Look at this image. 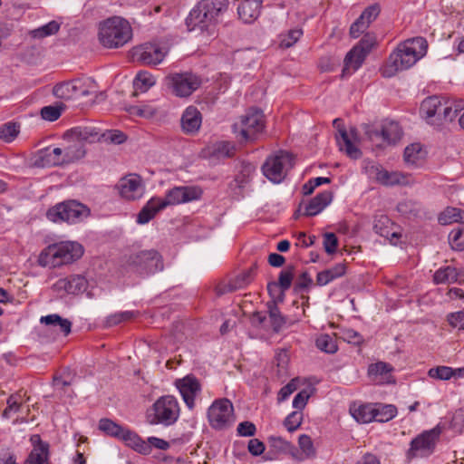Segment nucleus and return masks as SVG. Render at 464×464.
Listing matches in <instances>:
<instances>
[{
    "mask_svg": "<svg viewBox=\"0 0 464 464\" xmlns=\"http://www.w3.org/2000/svg\"><path fill=\"white\" fill-rule=\"evenodd\" d=\"M427 48L428 44L423 37H415L401 43L381 69L382 75L390 78L400 71L409 69L425 55Z\"/></svg>",
    "mask_w": 464,
    "mask_h": 464,
    "instance_id": "obj_1",
    "label": "nucleus"
},
{
    "mask_svg": "<svg viewBox=\"0 0 464 464\" xmlns=\"http://www.w3.org/2000/svg\"><path fill=\"white\" fill-rule=\"evenodd\" d=\"M101 131L93 125L77 126L64 132L63 152L69 164L82 159L86 154L85 144L100 140Z\"/></svg>",
    "mask_w": 464,
    "mask_h": 464,
    "instance_id": "obj_2",
    "label": "nucleus"
},
{
    "mask_svg": "<svg viewBox=\"0 0 464 464\" xmlns=\"http://www.w3.org/2000/svg\"><path fill=\"white\" fill-rule=\"evenodd\" d=\"M227 0H201L189 13L186 24L189 31L197 28L208 29L218 21V17L227 10Z\"/></svg>",
    "mask_w": 464,
    "mask_h": 464,
    "instance_id": "obj_3",
    "label": "nucleus"
},
{
    "mask_svg": "<svg viewBox=\"0 0 464 464\" xmlns=\"http://www.w3.org/2000/svg\"><path fill=\"white\" fill-rule=\"evenodd\" d=\"M98 38L105 48H120L131 40L132 29L127 20L110 17L100 24Z\"/></svg>",
    "mask_w": 464,
    "mask_h": 464,
    "instance_id": "obj_4",
    "label": "nucleus"
},
{
    "mask_svg": "<svg viewBox=\"0 0 464 464\" xmlns=\"http://www.w3.org/2000/svg\"><path fill=\"white\" fill-rule=\"evenodd\" d=\"M83 255V247L76 242H61L45 247L38 257L42 266L58 267L79 259Z\"/></svg>",
    "mask_w": 464,
    "mask_h": 464,
    "instance_id": "obj_5",
    "label": "nucleus"
},
{
    "mask_svg": "<svg viewBox=\"0 0 464 464\" xmlns=\"http://www.w3.org/2000/svg\"><path fill=\"white\" fill-rule=\"evenodd\" d=\"M90 208L76 201L66 200L54 205L46 212L47 218L54 223H78L90 216Z\"/></svg>",
    "mask_w": 464,
    "mask_h": 464,
    "instance_id": "obj_6",
    "label": "nucleus"
},
{
    "mask_svg": "<svg viewBox=\"0 0 464 464\" xmlns=\"http://www.w3.org/2000/svg\"><path fill=\"white\" fill-rule=\"evenodd\" d=\"M295 158L287 151H280L266 159L262 166L263 174L272 182L280 183L294 167Z\"/></svg>",
    "mask_w": 464,
    "mask_h": 464,
    "instance_id": "obj_7",
    "label": "nucleus"
},
{
    "mask_svg": "<svg viewBox=\"0 0 464 464\" xmlns=\"http://www.w3.org/2000/svg\"><path fill=\"white\" fill-rule=\"evenodd\" d=\"M209 425L218 431L226 430L236 421L234 406L228 399L216 400L208 411Z\"/></svg>",
    "mask_w": 464,
    "mask_h": 464,
    "instance_id": "obj_8",
    "label": "nucleus"
},
{
    "mask_svg": "<svg viewBox=\"0 0 464 464\" xmlns=\"http://www.w3.org/2000/svg\"><path fill=\"white\" fill-rule=\"evenodd\" d=\"M152 411L154 412L153 416H149L151 424L169 426L175 423L179 416L178 401L171 395L158 399L152 406Z\"/></svg>",
    "mask_w": 464,
    "mask_h": 464,
    "instance_id": "obj_9",
    "label": "nucleus"
},
{
    "mask_svg": "<svg viewBox=\"0 0 464 464\" xmlns=\"http://www.w3.org/2000/svg\"><path fill=\"white\" fill-rule=\"evenodd\" d=\"M95 83L91 79H75L56 84L53 93L59 99L71 100L77 97H87L95 92Z\"/></svg>",
    "mask_w": 464,
    "mask_h": 464,
    "instance_id": "obj_10",
    "label": "nucleus"
},
{
    "mask_svg": "<svg viewBox=\"0 0 464 464\" xmlns=\"http://www.w3.org/2000/svg\"><path fill=\"white\" fill-rule=\"evenodd\" d=\"M264 127V115L261 111L256 109L247 111L240 118V121L233 125L234 131H238L244 140H254L256 135L263 130Z\"/></svg>",
    "mask_w": 464,
    "mask_h": 464,
    "instance_id": "obj_11",
    "label": "nucleus"
},
{
    "mask_svg": "<svg viewBox=\"0 0 464 464\" xmlns=\"http://www.w3.org/2000/svg\"><path fill=\"white\" fill-rule=\"evenodd\" d=\"M375 43V36L371 34H365L359 44L346 54L343 75L350 73V71H356L362 65Z\"/></svg>",
    "mask_w": 464,
    "mask_h": 464,
    "instance_id": "obj_12",
    "label": "nucleus"
},
{
    "mask_svg": "<svg viewBox=\"0 0 464 464\" xmlns=\"http://www.w3.org/2000/svg\"><path fill=\"white\" fill-rule=\"evenodd\" d=\"M166 82L171 92L178 97L191 95L201 84L199 78L192 73H173L166 77Z\"/></svg>",
    "mask_w": 464,
    "mask_h": 464,
    "instance_id": "obj_13",
    "label": "nucleus"
},
{
    "mask_svg": "<svg viewBox=\"0 0 464 464\" xmlns=\"http://www.w3.org/2000/svg\"><path fill=\"white\" fill-rule=\"evenodd\" d=\"M129 263L139 271L148 274H154L162 271L164 268L161 255L154 249L142 250L131 255Z\"/></svg>",
    "mask_w": 464,
    "mask_h": 464,
    "instance_id": "obj_14",
    "label": "nucleus"
},
{
    "mask_svg": "<svg viewBox=\"0 0 464 464\" xmlns=\"http://www.w3.org/2000/svg\"><path fill=\"white\" fill-rule=\"evenodd\" d=\"M167 54L161 46L157 44L146 43L131 50L133 61L145 65H157L160 63Z\"/></svg>",
    "mask_w": 464,
    "mask_h": 464,
    "instance_id": "obj_15",
    "label": "nucleus"
},
{
    "mask_svg": "<svg viewBox=\"0 0 464 464\" xmlns=\"http://www.w3.org/2000/svg\"><path fill=\"white\" fill-rule=\"evenodd\" d=\"M202 196V189L197 186L175 187L168 191L163 203L167 206L179 205L199 199Z\"/></svg>",
    "mask_w": 464,
    "mask_h": 464,
    "instance_id": "obj_16",
    "label": "nucleus"
},
{
    "mask_svg": "<svg viewBox=\"0 0 464 464\" xmlns=\"http://www.w3.org/2000/svg\"><path fill=\"white\" fill-rule=\"evenodd\" d=\"M436 444L435 437H414L406 452L407 460L430 456L435 450Z\"/></svg>",
    "mask_w": 464,
    "mask_h": 464,
    "instance_id": "obj_17",
    "label": "nucleus"
},
{
    "mask_svg": "<svg viewBox=\"0 0 464 464\" xmlns=\"http://www.w3.org/2000/svg\"><path fill=\"white\" fill-rule=\"evenodd\" d=\"M121 196L127 200H136L144 194L142 179L137 174H129L119 183Z\"/></svg>",
    "mask_w": 464,
    "mask_h": 464,
    "instance_id": "obj_18",
    "label": "nucleus"
},
{
    "mask_svg": "<svg viewBox=\"0 0 464 464\" xmlns=\"http://www.w3.org/2000/svg\"><path fill=\"white\" fill-rule=\"evenodd\" d=\"M87 288V280L80 275H72L65 278L59 279L53 285L56 293L68 295H78Z\"/></svg>",
    "mask_w": 464,
    "mask_h": 464,
    "instance_id": "obj_19",
    "label": "nucleus"
},
{
    "mask_svg": "<svg viewBox=\"0 0 464 464\" xmlns=\"http://www.w3.org/2000/svg\"><path fill=\"white\" fill-rule=\"evenodd\" d=\"M176 386L179 390V392L189 409L194 407L195 397L200 391V384L197 378L191 375H188L183 379L176 381Z\"/></svg>",
    "mask_w": 464,
    "mask_h": 464,
    "instance_id": "obj_20",
    "label": "nucleus"
},
{
    "mask_svg": "<svg viewBox=\"0 0 464 464\" xmlns=\"http://www.w3.org/2000/svg\"><path fill=\"white\" fill-rule=\"evenodd\" d=\"M393 367L384 362L372 363L368 368V376L376 384L394 383Z\"/></svg>",
    "mask_w": 464,
    "mask_h": 464,
    "instance_id": "obj_21",
    "label": "nucleus"
},
{
    "mask_svg": "<svg viewBox=\"0 0 464 464\" xmlns=\"http://www.w3.org/2000/svg\"><path fill=\"white\" fill-rule=\"evenodd\" d=\"M367 135L372 141L382 138L383 141L387 142L388 144H392L401 140L402 131L397 122L389 121L383 124L381 131L377 130H369L367 131Z\"/></svg>",
    "mask_w": 464,
    "mask_h": 464,
    "instance_id": "obj_22",
    "label": "nucleus"
},
{
    "mask_svg": "<svg viewBox=\"0 0 464 464\" xmlns=\"http://www.w3.org/2000/svg\"><path fill=\"white\" fill-rule=\"evenodd\" d=\"M376 180L384 186H408L414 182L413 178L409 174H404L398 171L390 172L383 169H377Z\"/></svg>",
    "mask_w": 464,
    "mask_h": 464,
    "instance_id": "obj_23",
    "label": "nucleus"
},
{
    "mask_svg": "<svg viewBox=\"0 0 464 464\" xmlns=\"http://www.w3.org/2000/svg\"><path fill=\"white\" fill-rule=\"evenodd\" d=\"M33 450L24 461V464H49V444L41 440V437H31Z\"/></svg>",
    "mask_w": 464,
    "mask_h": 464,
    "instance_id": "obj_24",
    "label": "nucleus"
},
{
    "mask_svg": "<svg viewBox=\"0 0 464 464\" xmlns=\"http://www.w3.org/2000/svg\"><path fill=\"white\" fill-rule=\"evenodd\" d=\"M333 124L339 133V136H336V140L340 150H344L350 158L358 159L361 156V151L352 142L342 121L335 119Z\"/></svg>",
    "mask_w": 464,
    "mask_h": 464,
    "instance_id": "obj_25",
    "label": "nucleus"
},
{
    "mask_svg": "<svg viewBox=\"0 0 464 464\" xmlns=\"http://www.w3.org/2000/svg\"><path fill=\"white\" fill-rule=\"evenodd\" d=\"M441 102L439 97L431 96L426 98L420 106V111L429 123L432 125L440 124Z\"/></svg>",
    "mask_w": 464,
    "mask_h": 464,
    "instance_id": "obj_26",
    "label": "nucleus"
},
{
    "mask_svg": "<svg viewBox=\"0 0 464 464\" xmlns=\"http://www.w3.org/2000/svg\"><path fill=\"white\" fill-rule=\"evenodd\" d=\"M433 281L435 284H452V283H464V268L457 269L453 266H448L438 269L434 276Z\"/></svg>",
    "mask_w": 464,
    "mask_h": 464,
    "instance_id": "obj_27",
    "label": "nucleus"
},
{
    "mask_svg": "<svg viewBox=\"0 0 464 464\" xmlns=\"http://www.w3.org/2000/svg\"><path fill=\"white\" fill-rule=\"evenodd\" d=\"M333 199V193L325 190L313 198L305 206L304 216L314 217L323 211Z\"/></svg>",
    "mask_w": 464,
    "mask_h": 464,
    "instance_id": "obj_28",
    "label": "nucleus"
},
{
    "mask_svg": "<svg viewBox=\"0 0 464 464\" xmlns=\"http://www.w3.org/2000/svg\"><path fill=\"white\" fill-rule=\"evenodd\" d=\"M263 0H243L237 7L239 18L245 23H252L260 14Z\"/></svg>",
    "mask_w": 464,
    "mask_h": 464,
    "instance_id": "obj_29",
    "label": "nucleus"
},
{
    "mask_svg": "<svg viewBox=\"0 0 464 464\" xmlns=\"http://www.w3.org/2000/svg\"><path fill=\"white\" fill-rule=\"evenodd\" d=\"M39 160L43 167L45 166H63L68 165L69 162L64 157L63 148H54L53 150L46 148L40 151Z\"/></svg>",
    "mask_w": 464,
    "mask_h": 464,
    "instance_id": "obj_30",
    "label": "nucleus"
},
{
    "mask_svg": "<svg viewBox=\"0 0 464 464\" xmlns=\"http://www.w3.org/2000/svg\"><path fill=\"white\" fill-rule=\"evenodd\" d=\"M201 113L195 107H188L181 117L182 130L187 133H194L201 125Z\"/></svg>",
    "mask_w": 464,
    "mask_h": 464,
    "instance_id": "obj_31",
    "label": "nucleus"
},
{
    "mask_svg": "<svg viewBox=\"0 0 464 464\" xmlns=\"http://www.w3.org/2000/svg\"><path fill=\"white\" fill-rule=\"evenodd\" d=\"M166 208V204L163 203L162 198H152L147 202V204L141 208L138 214L137 221L140 224H146L150 221L158 212Z\"/></svg>",
    "mask_w": 464,
    "mask_h": 464,
    "instance_id": "obj_32",
    "label": "nucleus"
},
{
    "mask_svg": "<svg viewBox=\"0 0 464 464\" xmlns=\"http://www.w3.org/2000/svg\"><path fill=\"white\" fill-rule=\"evenodd\" d=\"M298 445L299 448L294 446L293 459L303 461L315 456L316 448L311 437H298Z\"/></svg>",
    "mask_w": 464,
    "mask_h": 464,
    "instance_id": "obj_33",
    "label": "nucleus"
},
{
    "mask_svg": "<svg viewBox=\"0 0 464 464\" xmlns=\"http://www.w3.org/2000/svg\"><path fill=\"white\" fill-rule=\"evenodd\" d=\"M98 430L106 435H132V431L129 428L108 418L99 420Z\"/></svg>",
    "mask_w": 464,
    "mask_h": 464,
    "instance_id": "obj_34",
    "label": "nucleus"
},
{
    "mask_svg": "<svg viewBox=\"0 0 464 464\" xmlns=\"http://www.w3.org/2000/svg\"><path fill=\"white\" fill-rule=\"evenodd\" d=\"M266 308L269 315L270 325L274 332L278 333L286 324L287 319L281 314L276 300L267 302Z\"/></svg>",
    "mask_w": 464,
    "mask_h": 464,
    "instance_id": "obj_35",
    "label": "nucleus"
},
{
    "mask_svg": "<svg viewBox=\"0 0 464 464\" xmlns=\"http://www.w3.org/2000/svg\"><path fill=\"white\" fill-rule=\"evenodd\" d=\"M350 412L357 422L369 423L374 419L375 405L362 404L351 407Z\"/></svg>",
    "mask_w": 464,
    "mask_h": 464,
    "instance_id": "obj_36",
    "label": "nucleus"
},
{
    "mask_svg": "<svg viewBox=\"0 0 464 464\" xmlns=\"http://www.w3.org/2000/svg\"><path fill=\"white\" fill-rule=\"evenodd\" d=\"M121 439L123 443L131 448L133 450L137 451L138 453L147 455L150 454L151 451V445L150 443V439L147 437L146 440H144L142 437H118Z\"/></svg>",
    "mask_w": 464,
    "mask_h": 464,
    "instance_id": "obj_37",
    "label": "nucleus"
},
{
    "mask_svg": "<svg viewBox=\"0 0 464 464\" xmlns=\"http://www.w3.org/2000/svg\"><path fill=\"white\" fill-rule=\"evenodd\" d=\"M40 322L41 324H44L46 325L59 327L60 332L64 336H67L71 333L72 322L68 319L62 318L59 314H53L42 316Z\"/></svg>",
    "mask_w": 464,
    "mask_h": 464,
    "instance_id": "obj_38",
    "label": "nucleus"
},
{
    "mask_svg": "<svg viewBox=\"0 0 464 464\" xmlns=\"http://www.w3.org/2000/svg\"><path fill=\"white\" fill-rule=\"evenodd\" d=\"M392 225V223L387 216L381 215L374 219L373 230L376 234L385 238H390V237H397V233L392 232L391 229Z\"/></svg>",
    "mask_w": 464,
    "mask_h": 464,
    "instance_id": "obj_39",
    "label": "nucleus"
},
{
    "mask_svg": "<svg viewBox=\"0 0 464 464\" xmlns=\"http://www.w3.org/2000/svg\"><path fill=\"white\" fill-rule=\"evenodd\" d=\"M439 222L443 226L456 222L464 223V210L448 207L440 214Z\"/></svg>",
    "mask_w": 464,
    "mask_h": 464,
    "instance_id": "obj_40",
    "label": "nucleus"
},
{
    "mask_svg": "<svg viewBox=\"0 0 464 464\" xmlns=\"http://www.w3.org/2000/svg\"><path fill=\"white\" fill-rule=\"evenodd\" d=\"M155 84V78L148 72H140L133 82L135 92L133 95H137L138 92H146L150 87Z\"/></svg>",
    "mask_w": 464,
    "mask_h": 464,
    "instance_id": "obj_41",
    "label": "nucleus"
},
{
    "mask_svg": "<svg viewBox=\"0 0 464 464\" xmlns=\"http://www.w3.org/2000/svg\"><path fill=\"white\" fill-rule=\"evenodd\" d=\"M404 161L408 165H418L424 158L420 143H413L407 146L403 154Z\"/></svg>",
    "mask_w": 464,
    "mask_h": 464,
    "instance_id": "obj_42",
    "label": "nucleus"
},
{
    "mask_svg": "<svg viewBox=\"0 0 464 464\" xmlns=\"http://www.w3.org/2000/svg\"><path fill=\"white\" fill-rule=\"evenodd\" d=\"M303 35L301 28L290 29L285 33L279 35V47L282 49H288L294 46Z\"/></svg>",
    "mask_w": 464,
    "mask_h": 464,
    "instance_id": "obj_43",
    "label": "nucleus"
},
{
    "mask_svg": "<svg viewBox=\"0 0 464 464\" xmlns=\"http://www.w3.org/2000/svg\"><path fill=\"white\" fill-rule=\"evenodd\" d=\"M256 266H252L249 269L243 271L236 277L231 279L234 289L239 290L248 285L254 279L256 275Z\"/></svg>",
    "mask_w": 464,
    "mask_h": 464,
    "instance_id": "obj_44",
    "label": "nucleus"
},
{
    "mask_svg": "<svg viewBox=\"0 0 464 464\" xmlns=\"http://www.w3.org/2000/svg\"><path fill=\"white\" fill-rule=\"evenodd\" d=\"M397 414V409L395 406L387 405H375L374 421L386 422L394 418Z\"/></svg>",
    "mask_w": 464,
    "mask_h": 464,
    "instance_id": "obj_45",
    "label": "nucleus"
},
{
    "mask_svg": "<svg viewBox=\"0 0 464 464\" xmlns=\"http://www.w3.org/2000/svg\"><path fill=\"white\" fill-rule=\"evenodd\" d=\"M60 29V24L56 21H51L50 23L37 28L32 30L29 34L32 38L34 39H43L44 37L53 35L58 33Z\"/></svg>",
    "mask_w": 464,
    "mask_h": 464,
    "instance_id": "obj_46",
    "label": "nucleus"
},
{
    "mask_svg": "<svg viewBox=\"0 0 464 464\" xmlns=\"http://www.w3.org/2000/svg\"><path fill=\"white\" fill-rule=\"evenodd\" d=\"M235 146L228 141H220L213 145L211 154L218 158H230L235 154Z\"/></svg>",
    "mask_w": 464,
    "mask_h": 464,
    "instance_id": "obj_47",
    "label": "nucleus"
},
{
    "mask_svg": "<svg viewBox=\"0 0 464 464\" xmlns=\"http://www.w3.org/2000/svg\"><path fill=\"white\" fill-rule=\"evenodd\" d=\"M270 446L278 452L289 455L293 459L294 445L284 437H270Z\"/></svg>",
    "mask_w": 464,
    "mask_h": 464,
    "instance_id": "obj_48",
    "label": "nucleus"
},
{
    "mask_svg": "<svg viewBox=\"0 0 464 464\" xmlns=\"http://www.w3.org/2000/svg\"><path fill=\"white\" fill-rule=\"evenodd\" d=\"M295 266L289 265L280 272L277 285L280 286L282 291L285 292L290 288L295 276Z\"/></svg>",
    "mask_w": 464,
    "mask_h": 464,
    "instance_id": "obj_49",
    "label": "nucleus"
},
{
    "mask_svg": "<svg viewBox=\"0 0 464 464\" xmlns=\"http://www.w3.org/2000/svg\"><path fill=\"white\" fill-rule=\"evenodd\" d=\"M316 346L327 353H334L337 351V344L334 337L329 334H322L316 339Z\"/></svg>",
    "mask_w": 464,
    "mask_h": 464,
    "instance_id": "obj_50",
    "label": "nucleus"
},
{
    "mask_svg": "<svg viewBox=\"0 0 464 464\" xmlns=\"http://www.w3.org/2000/svg\"><path fill=\"white\" fill-rule=\"evenodd\" d=\"M7 406L3 412V417L11 418L14 413L19 411L22 405L20 393L12 394L7 399Z\"/></svg>",
    "mask_w": 464,
    "mask_h": 464,
    "instance_id": "obj_51",
    "label": "nucleus"
},
{
    "mask_svg": "<svg viewBox=\"0 0 464 464\" xmlns=\"http://www.w3.org/2000/svg\"><path fill=\"white\" fill-rule=\"evenodd\" d=\"M19 134V125L8 122L0 128V139L5 142L13 141Z\"/></svg>",
    "mask_w": 464,
    "mask_h": 464,
    "instance_id": "obj_52",
    "label": "nucleus"
},
{
    "mask_svg": "<svg viewBox=\"0 0 464 464\" xmlns=\"http://www.w3.org/2000/svg\"><path fill=\"white\" fill-rule=\"evenodd\" d=\"M101 139H102L103 141L108 143L121 144L124 141H126L127 135L119 130H111L101 133L100 140Z\"/></svg>",
    "mask_w": 464,
    "mask_h": 464,
    "instance_id": "obj_53",
    "label": "nucleus"
},
{
    "mask_svg": "<svg viewBox=\"0 0 464 464\" xmlns=\"http://www.w3.org/2000/svg\"><path fill=\"white\" fill-rule=\"evenodd\" d=\"M450 244L455 250H464V227L453 229L449 236Z\"/></svg>",
    "mask_w": 464,
    "mask_h": 464,
    "instance_id": "obj_54",
    "label": "nucleus"
},
{
    "mask_svg": "<svg viewBox=\"0 0 464 464\" xmlns=\"http://www.w3.org/2000/svg\"><path fill=\"white\" fill-rule=\"evenodd\" d=\"M428 374L430 378L439 380H450L455 375V371L448 366H438L429 370Z\"/></svg>",
    "mask_w": 464,
    "mask_h": 464,
    "instance_id": "obj_55",
    "label": "nucleus"
},
{
    "mask_svg": "<svg viewBox=\"0 0 464 464\" xmlns=\"http://www.w3.org/2000/svg\"><path fill=\"white\" fill-rule=\"evenodd\" d=\"M303 412L296 411L290 413L285 420L284 425L288 432H294L302 423Z\"/></svg>",
    "mask_w": 464,
    "mask_h": 464,
    "instance_id": "obj_56",
    "label": "nucleus"
},
{
    "mask_svg": "<svg viewBox=\"0 0 464 464\" xmlns=\"http://www.w3.org/2000/svg\"><path fill=\"white\" fill-rule=\"evenodd\" d=\"M381 8L377 4L368 6L360 15L361 20L370 26V24L378 17Z\"/></svg>",
    "mask_w": 464,
    "mask_h": 464,
    "instance_id": "obj_57",
    "label": "nucleus"
},
{
    "mask_svg": "<svg viewBox=\"0 0 464 464\" xmlns=\"http://www.w3.org/2000/svg\"><path fill=\"white\" fill-rule=\"evenodd\" d=\"M135 316H136V313L131 312V311L117 313V314L110 315L107 318L106 323L109 326H113V325H117V324H121V322L130 320Z\"/></svg>",
    "mask_w": 464,
    "mask_h": 464,
    "instance_id": "obj_58",
    "label": "nucleus"
},
{
    "mask_svg": "<svg viewBox=\"0 0 464 464\" xmlns=\"http://www.w3.org/2000/svg\"><path fill=\"white\" fill-rule=\"evenodd\" d=\"M127 111L130 113V115L144 118H150L155 114V110L148 105L130 106L127 109Z\"/></svg>",
    "mask_w": 464,
    "mask_h": 464,
    "instance_id": "obj_59",
    "label": "nucleus"
},
{
    "mask_svg": "<svg viewBox=\"0 0 464 464\" xmlns=\"http://www.w3.org/2000/svg\"><path fill=\"white\" fill-rule=\"evenodd\" d=\"M62 108L57 106H45L41 110V116L44 120L54 121L61 116Z\"/></svg>",
    "mask_w": 464,
    "mask_h": 464,
    "instance_id": "obj_60",
    "label": "nucleus"
},
{
    "mask_svg": "<svg viewBox=\"0 0 464 464\" xmlns=\"http://www.w3.org/2000/svg\"><path fill=\"white\" fill-rule=\"evenodd\" d=\"M450 425L456 432H464V407L455 411Z\"/></svg>",
    "mask_w": 464,
    "mask_h": 464,
    "instance_id": "obj_61",
    "label": "nucleus"
},
{
    "mask_svg": "<svg viewBox=\"0 0 464 464\" xmlns=\"http://www.w3.org/2000/svg\"><path fill=\"white\" fill-rule=\"evenodd\" d=\"M342 337L344 341L355 345H360L363 343L362 336L353 329L349 328L343 330Z\"/></svg>",
    "mask_w": 464,
    "mask_h": 464,
    "instance_id": "obj_62",
    "label": "nucleus"
},
{
    "mask_svg": "<svg viewBox=\"0 0 464 464\" xmlns=\"http://www.w3.org/2000/svg\"><path fill=\"white\" fill-rule=\"evenodd\" d=\"M338 246V239L334 233H325L324 236V246L327 254H334Z\"/></svg>",
    "mask_w": 464,
    "mask_h": 464,
    "instance_id": "obj_63",
    "label": "nucleus"
},
{
    "mask_svg": "<svg viewBox=\"0 0 464 464\" xmlns=\"http://www.w3.org/2000/svg\"><path fill=\"white\" fill-rule=\"evenodd\" d=\"M448 322L454 328L464 329V310L450 314Z\"/></svg>",
    "mask_w": 464,
    "mask_h": 464,
    "instance_id": "obj_64",
    "label": "nucleus"
}]
</instances>
